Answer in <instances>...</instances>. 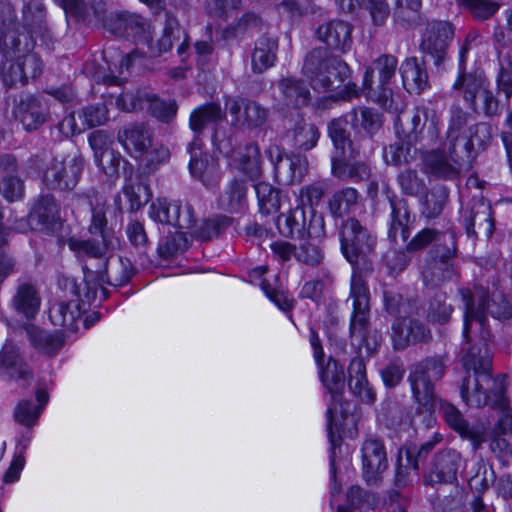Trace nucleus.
<instances>
[{"instance_id":"f3484780","label":"nucleus","mask_w":512,"mask_h":512,"mask_svg":"<svg viewBox=\"0 0 512 512\" xmlns=\"http://www.w3.org/2000/svg\"><path fill=\"white\" fill-rule=\"evenodd\" d=\"M108 30L119 37L132 39L142 45L150 39V23L140 15L121 12L109 16L106 21Z\"/></svg>"},{"instance_id":"052dcab7","label":"nucleus","mask_w":512,"mask_h":512,"mask_svg":"<svg viewBox=\"0 0 512 512\" xmlns=\"http://www.w3.org/2000/svg\"><path fill=\"white\" fill-rule=\"evenodd\" d=\"M92 206V218L89 225V233L92 235H99L105 243H116L117 239L113 231L107 226L105 205L97 203Z\"/></svg>"},{"instance_id":"a878e982","label":"nucleus","mask_w":512,"mask_h":512,"mask_svg":"<svg viewBox=\"0 0 512 512\" xmlns=\"http://www.w3.org/2000/svg\"><path fill=\"white\" fill-rule=\"evenodd\" d=\"M225 108L229 114H236L240 108H244V123L248 130L262 128L270 117L269 108L248 98L227 97L225 99Z\"/></svg>"},{"instance_id":"de8ad7c7","label":"nucleus","mask_w":512,"mask_h":512,"mask_svg":"<svg viewBox=\"0 0 512 512\" xmlns=\"http://www.w3.org/2000/svg\"><path fill=\"white\" fill-rule=\"evenodd\" d=\"M30 219L38 223L50 226L59 219V205L51 194L41 195L33 205Z\"/></svg>"},{"instance_id":"412c9836","label":"nucleus","mask_w":512,"mask_h":512,"mask_svg":"<svg viewBox=\"0 0 512 512\" xmlns=\"http://www.w3.org/2000/svg\"><path fill=\"white\" fill-rule=\"evenodd\" d=\"M20 37L24 39L36 40L38 37H44L48 32L46 20V8L41 0L25 1L21 9V20L18 21Z\"/></svg>"},{"instance_id":"338daca9","label":"nucleus","mask_w":512,"mask_h":512,"mask_svg":"<svg viewBox=\"0 0 512 512\" xmlns=\"http://www.w3.org/2000/svg\"><path fill=\"white\" fill-rule=\"evenodd\" d=\"M149 102V111L152 116L162 122H170L177 113V104L174 100H163L156 95L147 97Z\"/></svg>"},{"instance_id":"9d476101","label":"nucleus","mask_w":512,"mask_h":512,"mask_svg":"<svg viewBox=\"0 0 512 512\" xmlns=\"http://www.w3.org/2000/svg\"><path fill=\"white\" fill-rule=\"evenodd\" d=\"M169 37H174L180 42V45L177 47V54L184 60V55L189 47L188 35L184 29H182L178 20L168 15L161 37L156 42H153L151 28L150 39L148 42H144L142 51L134 50L127 53L120 61L121 67L129 69L132 59L138 56L148 55L149 57H159L163 53L168 52L172 48V42H170Z\"/></svg>"},{"instance_id":"603ef678","label":"nucleus","mask_w":512,"mask_h":512,"mask_svg":"<svg viewBox=\"0 0 512 512\" xmlns=\"http://www.w3.org/2000/svg\"><path fill=\"white\" fill-rule=\"evenodd\" d=\"M320 368V378L329 393L336 397L341 394L345 386V373L343 366L334 359H329L325 366Z\"/></svg>"},{"instance_id":"f704fd0d","label":"nucleus","mask_w":512,"mask_h":512,"mask_svg":"<svg viewBox=\"0 0 512 512\" xmlns=\"http://www.w3.org/2000/svg\"><path fill=\"white\" fill-rule=\"evenodd\" d=\"M400 73L403 85L409 93L420 94L429 85L425 65L416 57L407 58L400 66Z\"/></svg>"},{"instance_id":"58836bf2","label":"nucleus","mask_w":512,"mask_h":512,"mask_svg":"<svg viewBox=\"0 0 512 512\" xmlns=\"http://www.w3.org/2000/svg\"><path fill=\"white\" fill-rule=\"evenodd\" d=\"M348 123L350 121L347 115L332 119L327 125L328 136L339 154L357 157L359 150L354 146L350 132L347 130Z\"/></svg>"},{"instance_id":"4be33fe9","label":"nucleus","mask_w":512,"mask_h":512,"mask_svg":"<svg viewBox=\"0 0 512 512\" xmlns=\"http://www.w3.org/2000/svg\"><path fill=\"white\" fill-rule=\"evenodd\" d=\"M352 31L353 26L349 22L335 19L319 25L315 36L327 48L345 53L352 46Z\"/></svg>"},{"instance_id":"f257e3e1","label":"nucleus","mask_w":512,"mask_h":512,"mask_svg":"<svg viewBox=\"0 0 512 512\" xmlns=\"http://www.w3.org/2000/svg\"><path fill=\"white\" fill-rule=\"evenodd\" d=\"M432 243L434 245L423 262L421 275L426 287L436 288L458 275L454 263L458 252L454 231L451 228H423L406 244V249L414 253Z\"/></svg>"},{"instance_id":"4c0bfd02","label":"nucleus","mask_w":512,"mask_h":512,"mask_svg":"<svg viewBox=\"0 0 512 512\" xmlns=\"http://www.w3.org/2000/svg\"><path fill=\"white\" fill-rule=\"evenodd\" d=\"M247 190L245 181L230 180L218 196V208L230 213L242 211L246 206Z\"/></svg>"},{"instance_id":"9b49d317","label":"nucleus","mask_w":512,"mask_h":512,"mask_svg":"<svg viewBox=\"0 0 512 512\" xmlns=\"http://www.w3.org/2000/svg\"><path fill=\"white\" fill-rule=\"evenodd\" d=\"M11 116L32 132L39 129L49 117V106L45 98L21 92L9 96L6 100Z\"/></svg>"},{"instance_id":"4468645a","label":"nucleus","mask_w":512,"mask_h":512,"mask_svg":"<svg viewBox=\"0 0 512 512\" xmlns=\"http://www.w3.org/2000/svg\"><path fill=\"white\" fill-rule=\"evenodd\" d=\"M422 161L426 173L442 179L456 177L461 165L468 162L459 148L446 147L445 142L439 148L424 152Z\"/></svg>"},{"instance_id":"2f4dec72","label":"nucleus","mask_w":512,"mask_h":512,"mask_svg":"<svg viewBox=\"0 0 512 512\" xmlns=\"http://www.w3.org/2000/svg\"><path fill=\"white\" fill-rule=\"evenodd\" d=\"M353 157L340 154L331 159V174L341 181L358 183L369 179L371 168L367 162L351 161Z\"/></svg>"},{"instance_id":"20e7f679","label":"nucleus","mask_w":512,"mask_h":512,"mask_svg":"<svg viewBox=\"0 0 512 512\" xmlns=\"http://www.w3.org/2000/svg\"><path fill=\"white\" fill-rule=\"evenodd\" d=\"M9 50L6 60L0 64V77L7 88L26 85L29 80L38 78L44 69L43 61L34 52V40L29 37L8 38Z\"/></svg>"},{"instance_id":"aec40b11","label":"nucleus","mask_w":512,"mask_h":512,"mask_svg":"<svg viewBox=\"0 0 512 512\" xmlns=\"http://www.w3.org/2000/svg\"><path fill=\"white\" fill-rule=\"evenodd\" d=\"M363 477L368 483H376L388 468L384 443L376 437L367 438L361 448Z\"/></svg>"},{"instance_id":"c9c22d12","label":"nucleus","mask_w":512,"mask_h":512,"mask_svg":"<svg viewBox=\"0 0 512 512\" xmlns=\"http://www.w3.org/2000/svg\"><path fill=\"white\" fill-rule=\"evenodd\" d=\"M278 39L269 35L261 36L256 42L251 56V68L261 74L275 64Z\"/></svg>"},{"instance_id":"e433bc0d","label":"nucleus","mask_w":512,"mask_h":512,"mask_svg":"<svg viewBox=\"0 0 512 512\" xmlns=\"http://www.w3.org/2000/svg\"><path fill=\"white\" fill-rule=\"evenodd\" d=\"M388 198L391 206V221L388 237L395 243L398 239L405 242L409 238L410 225L412 223L409 207L404 200L394 201L389 196Z\"/></svg>"},{"instance_id":"ea45409f","label":"nucleus","mask_w":512,"mask_h":512,"mask_svg":"<svg viewBox=\"0 0 512 512\" xmlns=\"http://www.w3.org/2000/svg\"><path fill=\"white\" fill-rule=\"evenodd\" d=\"M349 380L348 385L352 393L359 397L363 402H373L375 393L369 387L366 377V367L360 357L351 360L348 367Z\"/></svg>"},{"instance_id":"f03ea898","label":"nucleus","mask_w":512,"mask_h":512,"mask_svg":"<svg viewBox=\"0 0 512 512\" xmlns=\"http://www.w3.org/2000/svg\"><path fill=\"white\" fill-rule=\"evenodd\" d=\"M462 363L468 371L464 377L460 394L463 401L471 407H503L505 405L504 388L501 383L492 380L490 374L491 360L487 350L476 345L463 348Z\"/></svg>"},{"instance_id":"79ce46f5","label":"nucleus","mask_w":512,"mask_h":512,"mask_svg":"<svg viewBox=\"0 0 512 512\" xmlns=\"http://www.w3.org/2000/svg\"><path fill=\"white\" fill-rule=\"evenodd\" d=\"M470 114L459 105H453L450 108V116L446 131L445 142L446 147L459 148L462 144L463 136H467Z\"/></svg>"},{"instance_id":"49530a36","label":"nucleus","mask_w":512,"mask_h":512,"mask_svg":"<svg viewBox=\"0 0 512 512\" xmlns=\"http://www.w3.org/2000/svg\"><path fill=\"white\" fill-rule=\"evenodd\" d=\"M359 192L352 187H345L336 191L328 201V208L333 217L342 218L351 213L358 205Z\"/></svg>"},{"instance_id":"e2e57ef3","label":"nucleus","mask_w":512,"mask_h":512,"mask_svg":"<svg viewBox=\"0 0 512 512\" xmlns=\"http://www.w3.org/2000/svg\"><path fill=\"white\" fill-rule=\"evenodd\" d=\"M453 312V308L447 303V298L442 293H437L430 300L427 309V319L431 323L435 324H446Z\"/></svg>"},{"instance_id":"ddd939ff","label":"nucleus","mask_w":512,"mask_h":512,"mask_svg":"<svg viewBox=\"0 0 512 512\" xmlns=\"http://www.w3.org/2000/svg\"><path fill=\"white\" fill-rule=\"evenodd\" d=\"M276 225L279 233L286 238L304 239L307 236H319L324 230V220L310 208L307 218L304 206H297L278 216Z\"/></svg>"},{"instance_id":"c03bdc74","label":"nucleus","mask_w":512,"mask_h":512,"mask_svg":"<svg viewBox=\"0 0 512 512\" xmlns=\"http://www.w3.org/2000/svg\"><path fill=\"white\" fill-rule=\"evenodd\" d=\"M231 157L237 167L249 177H258L261 174V154L257 144H248L232 152Z\"/></svg>"},{"instance_id":"4d7b16f0","label":"nucleus","mask_w":512,"mask_h":512,"mask_svg":"<svg viewBox=\"0 0 512 512\" xmlns=\"http://www.w3.org/2000/svg\"><path fill=\"white\" fill-rule=\"evenodd\" d=\"M114 243H105L95 239L79 240L71 238L68 240L69 248L76 253L78 257L102 258L105 257L109 248L114 247Z\"/></svg>"},{"instance_id":"a19ab883","label":"nucleus","mask_w":512,"mask_h":512,"mask_svg":"<svg viewBox=\"0 0 512 512\" xmlns=\"http://www.w3.org/2000/svg\"><path fill=\"white\" fill-rule=\"evenodd\" d=\"M347 117H349L350 125L354 130L362 131L370 137L375 135L383 125L382 115L365 106L353 108L347 113Z\"/></svg>"},{"instance_id":"8fccbe9b","label":"nucleus","mask_w":512,"mask_h":512,"mask_svg":"<svg viewBox=\"0 0 512 512\" xmlns=\"http://www.w3.org/2000/svg\"><path fill=\"white\" fill-rule=\"evenodd\" d=\"M78 301L58 302L49 308V318L55 326L73 330L76 320L80 317Z\"/></svg>"},{"instance_id":"7c9ffc66","label":"nucleus","mask_w":512,"mask_h":512,"mask_svg":"<svg viewBox=\"0 0 512 512\" xmlns=\"http://www.w3.org/2000/svg\"><path fill=\"white\" fill-rule=\"evenodd\" d=\"M277 87L286 107L300 109L308 106L311 101L310 89L302 79L283 77L278 81Z\"/></svg>"},{"instance_id":"13d9d810","label":"nucleus","mask_w":512,"mask_h":512,"mask_svg":"<svg viewBox=\"0 0 512 512\" xmlns=\"http://www.w3.org/2000/svg\"><path fill=\"white\" fill-rule=\"evenodd\" d=\"M27 332L32 344L46 354L53 355L64 345L61 334H51L34 326L27 328Z\"/></svg>"},{"instance_id":"37998d69","label":"nucleus","mask_w":512,"mask_h":512,"mask_svg":"<svg viewBox=\"0 0 512 512\" xmlns=\"http://www.w3.org/2000/svg\"><path fill=\"white\" fill-rule=\"evenodd\" d=\"M225 117L226 110L219 103H206L192 111L189 125L194 133L200 134L209 124L222 121Z\"/></svg>"},{"instance_id":"393cba45","label":"nucleus","mask_w":512,"mask_h":512,"mask_svg":"<svg viewBox=\"0 0 512 512\" xmlns=\"http://www.w3.org/2000/svg\"><path fill=\"white\" fill-rule=\"evenodd\" d=\"M78 118L81 122L80 126L76 123L74 113L65 117L60 123L61 130L74 135L88 128L103 125L108 120L107 104L103 102L88 105L78 112Z\"/></svg>"},{"instance_id":"f8f14e48","label":"nucleus","mask_w":512,"mask_h":512,"mask_svg":"<svg viewBox=\"0 0 512 512\" xmlns=\"http://www.w3.org/2000/svg\"><path fill=\"white\" fill-rule=\"evenodd\" d=\"M341 249L345 258L352 264H365L373 251L375 239L356 218L344 220L340 226Z\"/></svg>"},{"instance_id":"680f3d73","label":"nucleus","mask_w":512,"mask_h":512,"mask_svg":"<svg viewBox=\"0 0 512 512\" xmlns=\"http://www.w3.org/2000/svg\"><path fill=\"white\" fill-rule=\"evenodd\" d=\"M259 209L262 214L276 212L280 207L279 193L274 187L266 182L255 185Z\"/></svg>"},{"instance_id":"c85d7f7f","label":"nucleus","mask_w":512,"mask_h":512,"mask_svg":"<svg viewBox=\"0 0 512 512\" xmlns=\"http://www.w3.org/2000/svg\"><path fill=\"white\" fill-rule=\"evenodd\" d=\"M117 139L134 158H142L151 147L149 131L143 123H130L118 131Z\"/></svg>"},{"instance_id":"423d86ee","label":"nucleus","mask_w":512,"mask_h":512,"mask_svg":"<svg viewBox=\"0 0 512 512\" xmlns=\"http://www.w3.org/2000/svg\"><path fill=\"white\" fill-rule=\"evenodd\" d=\"M350 299H352V315L350 319V337L359 341L369 355L375 353L381 345V335L369 326L370 292L360 274L353 273L350 284Z\"/></svg>"},{"instance_id":"2eb2a0df","label":"nucleus","mask_w":512,"mask_h":512,"mask_svg":"<svg viewBox=\"0 0 512 512\" xmlns=\"http://www.w3.org/2000/svg\"><path fill=\"white\" fill-rule=\"evenodd\" d=\"M440 412L446 424L463 440L469 441L474 450L486 442L488 427L482 420L470 422L456 406L448 402L440 404Z\"/></svg>"},{"instance_id":"473e14b6","label":"nucleus","mask_w":512,"mask_h":512,"mask_svg":"<svg viewBox=\"0 0 512 512\" xmlns=\"http://www.w3.org/2000/svg\"><path fill=\"white\" fill-rule=\"evenodd\" d=\"M41 297L36 286L30 282H21L17 285L11 300L15 312L26 319H32L39 311Z\"/></svg>"},{"instance_id":"b1692460","label":"nucleus","mask_w":512,"mask_h":512,"mask_svg":"<svg viewBox=\"0 0 512 512\" xmlns=\"http://www.w3.org/2000/svg\"><path fill=\"white\" fill-rule=\"evenodd\" d=\"M464 225L468 236L480 235L489 238L494 231V220L489 203L483 199L474 200L464 216Z\"/></svg>"},{"instance_id":"1a4fd4ad","label":"nucleus","mask_w":512,"mask_h":512,"mask_svg":"<svg viewBox=\"0 0 512 512\" xmlns=\"http://www.w3.org/2000/svg\"><path fill=\"white\" fill-rule=\"evenodd\" d=\"M84 166L85 160L79 152L55 156L44 171L43 182L50 190L72 191L80 180Z\"/></svg>"},{"instance_id":"cd10ccee","label":"nucleus","mask_w":512,"mask_h":512,"mask_svg":"<svg viewBox=\"0 0 512 512\" xmlns=\"http://www.w3.org/2000/svg\"><path fill=\"white\" fill-rule=\"evenodd\" d=\"M430 339V330L422 322L410 317L395 320L392 325V341L397 350L405 349L410 343L427 342Z\"/></svg>"},{"instance_id":"c756f323","label":"nucleus","mask_w":512,"mask_h":512,"mask_svg":"<svg viewBox=\"0 0 512 512\" xmlns=\"http://www.w3.org/2000/svg\"><path fill=\"white\" fill-rule=\"evenodd\" d=\"M493 128L487 122H478L468 127L467 136H463L459 150L470 162L475 153L485 150L492 142Z\"/></svg>"},{"instance_id":"72a5a7b5","label":"nucleus","mask_w":512,"mask_h":512,"mask_svg":"<svg viewBox=\"0 0 512 512\" xmlns=\"http://www.w3.org/2000/svg\"><path fill=\"white\" fill-rule=\"evenodd\" d=\"M320 132L317 126L298 116L294 124L287 129L286 138L291 145L303 151L314 148L319 140Z\"/></svg>"},{"instance_id":"69168bd1","label":"nucleus","mask_w":512,"mask_h":512,"mask_svg":"<svg viewBox=\"0 0 512 512\" xmlns=\"http://www.w3.org/2000/svg\"><path fill=\"white\" fill-rule=\"evenodd\" d=\"M448 199L444 187L434 188L425 195L422 214L427 219L437 217L443 210Z\"/></svg>"},{"instance_id":"864d4df0","label":"nucleus","mask_w":512,"mask_h":512,"mask_svg":"<svg viewBox=\"0 0 512 512\" xmlns=\"http://www.w3.org/2000/svg\"><path fill=\"white\" fill-rule=\"evenodd\" d=\"M421 0H396L393 19L395 23L404 27L412 28L421 20Z\"/></svg>"},{"instance_id":"bb28decb","label":"nucleus","mask_w":512,"mask_h":512,"mask_svg":"<svg viewBox=\"0 0 512 512\" xmlns=\"http://www.w3.org/2000/svg\"><path fill=\"white\" fill-rule=\"evenodd\" d=\"M0 378L22 381L25 386L31 379V372L12 342H6L0 352Z\"/></svg>"},{"instance_id":"a18cd8bd","label":"nucleus","mask_w":512,"mask_h":512,"mask_svg":"<svg viewBox=\"0 0 512 512\" xmlns=\"http://www.w3.org/2000/svg\"><path fill=\"white\" fill-rule=\"evenodd\" d=\"M133 275V267L128 259L121 257L110 258L101 272L100 280L112 286L126 284Z\"/></svg>"},{"instance_id":"a211bd4d","label":"nucleus","mask_w":512,"mask_h":512,"mask_svg":"<svg viewBox=\"0 0 512 512\" xmlns=\"http://www.w3.org/2000/svg\"><path fill=\"white\" fill-rule=\"evenodd\" d=\"M439 136V118L435 110L416 107L411 116V129L406 138L422 147L433 146Z\"/></svg>"},{"instance_id":"5701e85b","label":"nucleus","mask_w":512,"mask_h":512,"mask_svg":"<svg viewBox=\"0 0 512 512\" xmlns=\"http://www.w3.org/2000/svg\"><path fill=\"white\" fill-rule=\"evenodd\" d=\"M462 467V457L453 449L438 452L432 459L427 475L429 483H452Z\"/></svg>"},{"instance_id":"6e6552de","label":"nucleus","mask_w":512,"mask_h":512,"mask_svg":"<svg viewBox=\"0 0 512 512\" xmlns=\"http://www.w3.org/2000/svg\"><path fill=\"white\" fill-rule=\"evenodd\" d=\"M447 355L426 357L412 366L408 381L413 397L427 411H432L437 402L434 385L440 381L446 371Z\"/></svg>"},{"instance_id":"09e8293b","label":"nucleus","mask_w":512,"mask_h":512,"mask_svg":"<svg viewBox=\"0 0 512 512\" xmlns=\"http://www.w3.org/2000/svg\"><path fill=\"white\" fill-rule=\"evenodd\" d=\"M416 145L413 141H397L383 150V159L387 165L402 166L410 164L416 159L417 149L412 146Z\"/></svg>"},{"instance_id":"774afa93","label":"nucleus","mask_w":512,"mask_h":512,"mask_svg":"<svg viewBox=\"0 0 512 512\" xmlns=\"http://www.w3.org/2000/svg\"><path fill=\"white\" fill-rule=\"evenodd\" d=\"M500 68L496 79L497 88L504 93L507 100L512 97V58L505 55L500 58Z\"/></svg>"},{"instance_id":"7ed1b4c3","label":"nucleus","mask_w":512,"mask_h":512,"mask_svg":"<svg viewBox=\"0 0 512 512\" xmlns=\"http://www.w3.org/2000/svg\"><path fill=\"white\" fill-rule=\"evenodd\" d=\"M460 294L465 305L463 333L466 343L471 341L470 335L476 332L480 333L482 340L489 337L485 327L487 314L499 320H507L512 316L509 302L500 294L489 299L487 290L482 286L463 288Z\"/></svg>"},{"instance_id":"dca6fc26","label":"nucleus","mask_w":512,"mask_h":512,"mask_svg":"<svg viewBox=\"0 0 512 512\" xmlns=\"http://www.w3.org/2000/svg\"><path fill=\"white\" fill-rule=\"evenodd\" d=\"M274 165L275 176L280 184L300 183L308 170V160L300 154H283L277 145H271L265 151Z\"/></svg>"},{"instance_id":"6e6d98bb","label":"nucleus","mask_w":512,"mask_h":512,"mask_svg":"<svg viewBox=\"0 0 512 512\" xmlns=\"http://www.w3.org/2000/svg\"><path fill=\"white\" fill-rule=\"evenodd\" d=\"M384 304L386 311L396 320H405L418 314L416 302L404 301L401 294L392 290L384 291Z\"/></svg>"},{"instance_id":"6ab92c4d","label":"nucleus","mask_w":512,"mask_h":512,"mask_svg":"<svg viewBox=\"0 0 512 512\" xmlns=\"http://www.w3.org/2000/svg\"><path fill=\"white\" fill-rule=\"evenodd\" d=\"M453 35V27L448 22L432 21L428 23L426 36L421 43V49L434 59L436 66H441L445 61L449 41H451Z\"/></svg>"},{"instance_id":"3c124183","label":"nucleus","mask_w":512,"mask_h":512,"mask_svg":"<svg viewBox=\"0 0 512 512\" xmlns=\"http://www.w3.org/2000/svg\"><path fill=\"white\" fill-rule=\"evenodd\" d=\"M191 154L189 169L193 177L198 178L206 184V177L212 173L214 162L208 154L201 152V142L195 138L188 146Z\"/></svg>"},{"instance_id":"bf43d9fd","label":"nucleus","mask_w":512,"mask_h":512,"mask_svg":"<svg viewBox=\"0 0 512 512\" xmlns=\"http://www.w3.org/2000/svg\"><path fill=\"white\" fill-rule=\"evenodd\" d=\"M419 462L411 449L400 450L397 458L395 482L397 486H405L411 481V474H417Z\"/></svg>"},{"instance_id":"0eeeda50","label":"nucleus","mask_w":512,"mask_h":512,"mask_svg":"<svg viewBox=\"0 0 512 512\" xmlns=\"http://www.w3.org/2000/svg\"><path fill=\"white\" fill-rule=\"evenodd\" d=\"M452 87L462 94L464 101L473 112L482 113L488 117L501 113L500 102L483 71L461 72Z\"/></svg>"},{"instance_id":"39448f33","label":"nucleus","mask_w":512,"mask_h":512,"mask_svg":"<svg viewBox=\"0 0 512 512\" xmlns=\"http://www.w3.org/2000/svg\"><path fill=\"white\" fill-rule=\"evenodd\" d=\"M302 73L314 91L329 92L340 88L350 78L351 69L340 57L315 48L306 55Z\"/></svg>"},{"instance_id":"0e129e2a","label":"nucleus","mask_w":512,"mask_h":512,"mask_svg":"<svg viewBox=\"0 0 512 512\" xmlns=\"http://www.w3.org/2000/svg\"><path fill=\"white\" fill-rule=\"evenodd\" d=\"M177 213H181V203L157 199L152 203L150 216L160 223L173 225Z\"/></svg>"},{"instance_id":"5fc2aeb1","label":"nucleus","mask_w":512,"mask_h":512,"mask_svg":"<svg viewBox=\"0 0 512 512\" xmlns=\"http://www.w3.org/2000/svg\"><path fill=\"white\" fill-rule=\"evenodd\" d=\"M233 219L229 216L217 214L204 219L197 228L192 231V236L201 241H209L219 236L232 224Z\"/></svg>"}]
</instances>
